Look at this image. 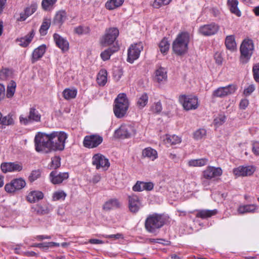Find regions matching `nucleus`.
Masks as SVG:
<instances>
[{"instance_id": "nucleus-14", "label": "nucleus", "mask_w": 259, "mask_h": 259, "mask_svg": "<svg viewBox=\"0 0 259 259\" xmlns=\"http://www.w3.org/2000/svg\"><path fill=\"white\" fill-rule=\"evenodd\" d=\"M143 49V46L142 42L132 45L128 49L127 61L133 63L139 57L140 53Z\"/></svg>"}, {"instance_id": "nucleus-56", "label": "nucleus", "mask_w": 259, "mask_h": 259, "mask_svg": "<svg viewBox=\"0 0 259 259\" xmlns=\"http://www.w3.org/2000/svg\"><path fill=\"white\" fill-rule=\"evenodd\" d=\"M252 73L254 79L259 82V63L254 64L252 67Z\"/></svg>"}, {"instance_id": "nucleus-41", "label": "nucleus", "mask_w": 259, "mask_h": 259, "mask_svg": "<svg viewBox=\"0 0 259 259\" xmlns=\"http://www.w3.org/2000/svg\"><path fill=\"white\" fill-rule=\"evenodd\" d=\"M148 101V95L145 93H143L138 99L137 105L139 108L142 109L147 105Z\"/></svg>"}, {"instance_id": "nucleus-35", "label": "nucleus", "mask_w": 259, "mask_h": 259, "mask_svg": "<svg viewBox=\"0 0 259 259\" xmlns=\"http://www.w3.org/2000/svg\"><path fill=\"white\" fill-rule=\"evenodd\" d=\"M142 155L144 157H148L152 160H154L157 158V151L151 147H148L144 149L143 150Z\"/></svg>"}, {"instance_id": "nucleus-49", "label": "nucleus", "mask_w": 259, "mask_h": 259, "mask_svg": "<svg viewBox=\"0 0 259 259\" xmlns=\"http://www.w3.org/2000/svg\"><path fill=\"white\" fill-rule=\"evenodd\" d=\"M226 120V116L223 114H220L213 120V124L215 126L219 127L222 125Z\"/></svg>"}, {"instance_id": "nucleus-46", "label": "nucleus", "mask_w": 259, "mask_h": 259, "mask_svg": "<svg viewBox=\"0 0 259 259\" xmlns=\"http://www.w3.org/2000/svg\"><path fill=\"white\" fill-rule=\"evenodd\" d=\"M16 87V83L14 80H11L10 84L7 87V97L8 98H12L15 92Z\"/></svg>"}, {"instance_id": "nucleus-19", "label": "nucleus", "mask_w": 259, "mask_h": 259, "mask_svg": "<svg viewBox=\"0 0 259 259\" xmlns=\"http://www.w3.org/2000/svg\"><path fill=\"white\" fill-rule=\"evenodd\" d=\"M1 168L4 173L12 171H20L22 170V164L18 162H3L1 164Z\"/></svg>"}, {"instance_id": "nucleus-26", "label": "nucleus", "mask_w": 259, "mask_h": 259, "mask_svg": "<svg viewBox=\"0 0 259 259\" xmlns=\"http://www.w3.org/2000/svg\"><path fill=\"white\" fill-rule=\"evenodd\" d=\"M46 51V46L42 45L34 50L32 54L31 62L34 63L41 58Z\"/></svg>"}, {"instance_id": "nucleus-45", "label": "nucleus", "mask_w": 259, "mask_h": 259, "mask_svg": "<svg viewBox=\"0 0 259 259\" xmlns=\"http://www.w3.org/2000/svg\"><path fill=\"white\" fill-rule=\"evenodd\" d=\"M61 158L60 156H55L52 158L51 162L49 165V169H56L61 165Z\"/></svg>"}, {"instance_id": "nucleus-23", "label": "nucleus", "mask_w": 259, "mask_h": 259, "mask_svg": "<svg viewBox=\"0 0 259 259\" xmlns=\"http://www.w3.org/2000/svg\"><path fill=\"white\" fill-rule=\"evenodd\" d=\"M53 38L57 46L64 52L69 49V43L65 38L57 33H54Z\"/></svg>"}, {"instance_id": "nucleus-15", "label": "nucleus", "mask_w": 259, "mask_h": 259, "mask_svg": "<svg viewBox=\"0 0 259 259\" xmlns=\"http://www.w3.org/2000/svg\"><path fill=\"white\" fill-rule=\"evenodd\" d=\"M92 164L96 166L97 169L102 168L104 170H107L110 166L109 160L100 153L96 154L93 156Z\"/></svg>"}, {"instance_id": "nucleus-52", "label": "nucleus", "mask_w": 259, "mask_h": 259, "mask_svg": "<svg viewBox=\"0 0 259 259\" xmlns=\"http://www.w3.org/2000/svg\"><path fill=\"white\" fill-rule=\"evenodd\" d=\"M206 131L203 128H201L197 130L194 133V138L196 140H200L206 136Z\"/></svg>"}, {"instance_id": "nucleus-32", "label": "nucleus", "mask_w": 259, "mask_h": 259, "mask_svg": "<svg viewBox=\"0 0 259 259\" xmlns=\"http://www.w3.org/2000/svg\"><path fill=\"white\" fill-rule=\"evenodd\" d=\"M119 50L118 46H114L104 50L101 53V57L103 61L109 60L110 56L114 53L117 52Z\"/></svg>"}, {"instance_id": "nucleus-7", "label": "nucleus", "mask_w": 259, "mask_h": 259, "mask_svg": "<svg viewBox=\"0 0 259 259\" xmlns=\"http://www.w3.org/2000/svg\"><path fill=\"white\" fill-rule=\"evenodd\" d=\"M136 129L134 125L130 124H122L115 131V136L118 138H130L135 135Z\"/></svg>"}, {"instance_id": "nucleus-6", "label": "nucleus", "mask_w": 259, "mask_h": 259, "mask_svg": "<svg viewBox=\"0 0 259 259\" xmlns=\"http://www.w3.org/2000/svg\"><path fill=\"white\" fill-rule=\"evenodd\" d=\"M254 51V45L251 39L245 38L242 42L240 48V61L243 64H246L250 59Z\"/></svg>"}, {"instance_id": "nucleus-34", "label": "nucleus", "mask_w": 259, "mask_h": 259, "mask_svg": "<svg viewBox=\"0 0 259 259\" xmlns=\"http://www.w3.org/2000/svg\"><path fill=\"white\" fill-rule=\"evenodd\" d=\"M217 213L216 209L213 210H207L202 209L198 210L197 213L196 214L197 218H201L202 219H207L215 215Z\"/></svg>"}, {"instance_id": "nucleus-2", "label": "nucleus", "mask_w": 259, "mask_h": 259, "mask_svg": "<svg viewBox=\"0 0 259 259\" xmlns=\"http://www.w3.org/2000/svg\"><path fill=\"white\" fill-rule=\"evenodd\" d=\"M129 101L125 93L119 94L114 100L113 112L118 118L123 117L129 107Z\"/></svg>"}, {"instance_id": "nucleus-53", "label": "nucleus", "mask_w": 259, "mask_h": 259, "mask_svg": "<svg viewBox=\"0 0 259 259\" xmlns=\"http://www.w3.org/2000/svg\"><path fill=\"white\" fill-rule=\"evenodd\" d=\"M41 172L39 170H32L29 176L28 179L30 182H33L40 177Z\"/></svg>"}, {"instance_id": "nucleus-27", "label": "nucleus", "mask_w": 259, "mask_h": 259, "mask_svg": "<svg viewBox=\"0 0 259 259\" xmlns=\"http://www.w3.org/2000/svg\"><path fill=\"white\" fill-rule=\"evenodd\" d=\"M44 198V194L41 191H32L27 196V200L30 203H35Z\"/></svg>"}, {"instance_id": "nucleus-50", "label": "nucleus", "mask_w": 259, "mask_h": 259, "mask_svg": "<svg viewBox=\"0 0 259 259\" xmlns=\"http://www.w3.org/2000/svg\"><path fill=\"white\" fill-rule=\"evenodd\" d=\"M66 197V194L63 191H58L54 193L53 199L54 201L59 200L60 199L64 200Z\"/></svg>"}, {"instance_id": "nucleus-24", "label": "nucleus", "mask_w": 259, "mask_h": 259, "mask_svg": "<svg viewBox=\"0 0 259 259\" xmlns=\"http://www.w3.org/2000/svg\"><path fill=\"white\" fill-rule=\"evenodd\" d=\"M258 209V206L255 204L240 205L237 208V212L240 214L247 213H254Z\"/></svg>"}, {"instance_id": "nucleus-39", "label": "nucleus", "mask_w": 259, "mask_h": 259, "mask_svg": "<svg viewBox=\"0 0 259 259\" xmlns=\"http://www.w3.org/2000/svg\"><path fill=\"white\" fill-rule=\"evenodd\" d=\"M208 159L200 158L197 159H191L189 161L188 165L189 166H202L205 165L208 162Z\"/></svg>"}, {"instance_id": "nucleus-36", "label": "nucleus", "mask_w": 259, "mask_h": 259, "mask_svg": "<svg viewBox=\"0 0 259 259\" xmlns=\"http://www.w3.org/2000/svg\"><path fill=\"white\" fill-rule=\"evenodd\" d=\"M124 0H109L105 4V7L109 10H114L120 7Z\"/></svg>"}, {"instance_id": "nucleus-59", "label": "nucleus", "mask_w": 259, "mask_h": 259, "mask_svg": "<svg viewBox=\"0 0 259 259\" xmlns=\"http://www.w3.org/2000/svg\"><path fill=\"white\" fill-rule=\"evenodd\" d=\"M252 151L254 155L259 156V142H254L252 143Z\"/></svg>"}, {"instance_id": "nucleus-64", "label": "nucleus", "mask_w": 259, "mask_h": 259, "mask_svg": "<svg viewBox=\"0 0 259 259\" xmlns=\"http://www.w3.org/2000/svg\"><path fill=\"white\" fill-rule=\"evenodd\" d=\"M76 33L80 35L84 33V29L82 26H79L76 27L74 29Z\"/></svg>"}, {"instance_id": "nucleus-28", "label": "nucleus", "mask_w": 259, "mask_h": 259, "mask_svg": "<svg viewBox=\"0 0 259 259\" xmlns=\"http://www.w3.org/2000/svg\"><path fill=\"white\" fill-rule=\"evenodd\" d=\"M67 18L66 13L64 11L58 12L53 21V24L60 26L65 22Z\"/></svg>"}, {"instance_id": "nucleus-20", "label": "nucleus", "mask_w": 259, "mask_h": 259, "mask_svg": "<svg viewBox=\"0 0 259 259\" xmlns=\"http://www.w3.org/2000/svg\"><path fill=\"white\" fill-rule=\"evenodd\" d=\"M255 171V168L251 165L239 166L233 169V174L237 176H249Z\"/></svg>"}, {"instance_id": "nucleus-60", "label": "nucleus", "mask_w": 259, "mask_h": 259, "mask_svg": "<svg viewBox=\"0 0 259 259\" xmlns=\"http://www.w3.org/2000/svg\"><path fill=\"white\" fill-rule=\"evenodd\" d=\"M249 101L247 99H242L239 103V108L242 110L245 109L248 106Z\"/></svg>"}, {"instance_id": "nucleus-42", "label": "nucleus", "mask_w": 259, "mask_h": 259, "mask_svg": "<svg viewBox=\"0 0 259 259\" xmlns=\"http://www.w3.org/2000/svg\"><path fill=\"white\" fill-rule=\"evenodd\" d=\"M13 71L12 69L4 68L0 70V79L2 80H6L9 78L12 77Z\"/></svg>"}, {"instance_id": "nucleus-8", "label": "nucleus", "mask_w": 259, "mask_h": 259, "mask_svg": "<svg viewBox=\"0 0 259 259\" xmlns=\"http://www.w3.org/2000/svg\"><path fill=\"white\" fill-rule=\"evenodd\" d=\"M179 101L187 111L196 109L198 106V98L195 96L182 95L179 96Z\"/></svg>"}, {"instance_id": "nucleus-22", "label": "nucleus", "mask_w": 259, "mask_h": 259, "mask_svg": "<svg viewBox=\"0 0 259 259\" xmlns=\"http://www.w3.org/2000/svg\"><path fill=\"white\" fill-rule=\"evenodd\" d=\"M154 184L152 182H144L137 181L133 187V190L135 192H141L143 190L151 191L153 189Z\"/></svg>"}, {"instance_id": "nucleus-17", "label": "nucleus", "mask_w": 259, "mask_h": 259, "mask_svg": "<svg viewBox=\"0 0 259 259\" xmlns=\"http://www.w3.org/2000/svg\"><path fill=\"white\" fill-rule=\"evenodd\" d=\"M128 201L129 210L134 214L137 213L142 206L139 197L135 194L128 196Z\"/></svg>"}, {"instance_id": "nucleus-13", "label": "nucleus", "mask_w": 259, "mask_h": 259, "mask_svg": "<svg viewBox=\"0 0 259 259\" xmlns=\"http://www.w3.org/2000/svg\"><path fill=\"white\" fill-rule=\"evenodd\" d=\"M220 29V26L214 22L203 25L199 27L198 32L204 36H209L215 35Z\"/></svg>"}, {"instance_id": "nucleus-25", "label": "nucleus", "mask_w": 259, "mask_h": 259, "mask_svg": "<svg viewBox=\"0 0 259 259\" xmlns=\"http://www.w3.org/2000/svg\"><path fill=\"white\" fill-rule=\"evenodd\" d=\"M167 77V71L165 68L159 67L155 70L154 79L156 82L160 83L166 81Z\"/></svg>"}, {"instance_id": "nucleus-5", "label": "nucleus", "mask_w": 259, "mask_h": 259, "mask_svg": "<svg viewBox=\"0 0 259 259\" xmlns=\"http://www.w3.org/2000/svg\"><path fill=\"white\" fill-rule=\"evenodd\" d=\"M52 151H62L65 148L67 134L63 131H54L50 133Z\"/></svg>"}, {"instance_id": "nucleus-3", "label": "nucleus", "mask_w": 259, "mask_h": 259, "mask_svg": "<svg viewBox=\"0 0 259 259\" xmlns=\"http://www.w3.org/2000/svg\"><path fill=\"white\" fill-rule=\"evenodd\" d=\"M189 40L190 35L188 32L179 33L172 43V49L174 53L179 56L185 54L187 52Z\"/></svg>"}, {"instance_id": "nucleus-4", "label": "nucleus", "mask_w": 259, "mask_h": 259, "mask_svg": "<svg viewBox=\"0 0 259 259\" xmlns=\"http://www.w3.org/2000/svg\"><path fill=\"white\" fill-rule=\"evenodd\" d=\"M34 142L37 152L47 154L52 151L50 134L38 133L35 136Z\"/></svg>"}, {"instance_id": "nucleus-54", "label": "nucleus", "mask_w": 259, "mask_h": 259, "mask_svg": "<svg viewBox=\"0 0 259 259\" xmlns=\"http://www.w3.org/2000/svg\"><path fill=\"white\" fill-rule=\"evenodd\" d=\"M166 141L168 143L171 145H175L180 143L181 142V138L177 136L172 135L166 138Z\"/></svg>"}, {"instance_id": "nucleus-1", "label": "nucleus", "mask_w": 259, "mask_h": 259, "mask_svg": "<svg viewBox=\"0 0 259 259\" xmlns=\"http://www.w3.org/2000/svg\"><path fill=\"white\" fill-rule=\"evenodd\" d=\"M165 224V219L162 214L157 213L149 214L146 218L144 226L146 230L155 234L157 230L162 227Z\"/></svg>"}, {"instance_id": "nucleus-40", "label": "nucleus", "mask_w": 259, "mask_h": 259, "mask_svg": "<svg viewBox=\"0 0 259 259\" xmlns=\"http://www.w3.org/2000/svg\"><path fill=\"white\" fill-rule=\"evenodd\" d=\"M225 45L228 50L231 51L235 50L236 47V44L234 35H229L226 37L225 39Z\"/></svg>"}, {"instance_id": "nucleus-11", "label": "nucleus", "mask_w": 259, "mask_h": 259, "mask_svg": "<svg viewBox=\"0 0 259 259\" xmlns=\"http://www.w3.org/2000/svg\"><path fill=\"white\" fill-rule=\"evenodd\" d=\"M40 119V114L34 107L29 109V114L27 117H24L21 115L19 117L20 123L25 125L33 122H39Z\"/></svg>"}, {"instance_id": "nucleus-30", "label": "nucleus", "mask_w": 259, "mask_h": 259, "mask_svg": "<svg viewBox=\"0 0 259 259\" xmlns=\"http://www.w3.org/2000/svg\"><path fill=\"white\" fill-rule=\"evenodd\" d=\"M238 0L227 1V5L230 12L237 16L240 17L241 15V13L238 7Z\"/></svg>"}, {"instance_id": "nucleus-43", "label": "nucleus", "mask_w": 259, "mask_h": 259, "mask_svg": "<svg viewBox=\"0 0 259 259\" xmlns=\"http://www.w3.org/2000/svg\"><path fill=\"white\" fill-rule=\"evenodd\" d=\"M159 47L162 54H167L169 48V44L167 39L165 38L162 39L159 44Z\"/></svg>"}, {"instance_id": "nucleus-10", "label": "nucleus", "mask_w": 259, "mask_h": 259, "mask_svg": "<svg viewBox=\"0 0 259 259\" xmlns=\"http://www.w3.org/2000/svg\"><path fill=\"white\" fill-rule=\"evenodd\" d=\"M25 180L22 178L14 179L6 184L5 191L8 193H14L15 192L22 189L26 186Z\"/></svg>"}, {"instance_id": "nucleus-29", "label": "nucleus", "mask_w": 259, "mask_h": 259, "mask_svg": "<svg viewBox=\"0 0 259 259\" xmlns=\"http://www.w3.org/2000/svg\"><path fill=\"white\" fill-rule=\"evenodd\" d=\"M34 36V32L32 30L27 35L19 39H17L16 41L19 42V45L22 47H26L32 41Z\"/></svg>"}, {"instance_id": "nucleus-37", "label": "nucleus", "mask_w": 259, "mask_h": 259, "mask_svg": "<svg viewBox=\"0 0 259 259\" xmlns=\"http://www.w3.org/2000/svg\"><path fill=\"white\" fill-rule=\"evenodd\" d=\"M107 71L105 69H102L99 72L97 77V81L98 84L100 86H104L107 82Z\"/></svg>"}, {"instance_id": "nucleus-31", "label": "nucleus", "mask_w": 259, "mask_h": 259, "mask_svg": "<svg viewBox=\"0 0 259 259\" xmlns=\"http://www.w3.org/2000/svg\"><path fill=\"white\" fill-rule=\"evenodd\" d=\"M120 203L117 199H111L106 201L103 205V208L104 210L108 211L112 209L119 208Z\"/></svg>"}, {"instance_id": "nucleus-57", "label": "nucleus", "mask_w": 259, "mask_h": 259, "mask_svg": "<svg viewBox=\"0 0 259 259\" xmlns=\"http://www.w3.org/2000/svg\"><path fill=\"white\" fill-rule=\"evenodd\" d=\"M162 105L160 101L155 103L151 106V111L155 113H159L162 110Z\"/></svg>"}, {"instance_id": "nucleus-47", "label": "nucleus", "mask_w": 259, "mask_h": 259, "mask_svg": "<svg viewBox=\"0 0 259 259\" xmlns=\"http://www.w3.org/2000/svg\"><path fill=\"white\" fill-rule=\"evenodd\" d=\"M14 120L11 115L10 114L5 116H3L0 124L5 126H8L14 124Z\"/></svg>"}, {"instance_id": "nucleus-61", "label": "nucleus", "mask_w": 259, "mask_h": 259, "mask_svg": "<svg viewBox=\"0 0 259 259\" xmlns=\"http://www.w3.org/2000/svg\"><path fill=\"white\" fill-rule=\"evenodd\" d=\"M210 13L214 17L220 18L221 12L220 10L216 8H212L209 10Z\"/></svg>"}, {"instance_id": "nucleus-21", "label": "nucleus", "mask_w": 259, "mask_h": 259, "mask_svg": "<svg viewBox=\"0 0 259 259\" xmlns=\"http://www.w3.org/2000/svg\"><path fill=\"white\" fill-rule=\"evenodd\" d=\"M68 177L69 174L66 172L58 173L56 170H53L50 174V181L54 184H61Z\"/></svg>"}, {"instance_id": "nucleus-18", "label": "nucleus", "mask_w": 259, "mask_h": 259, "mask_svg": "<svg viewBox=\"0 0 259 259\" xmlns=\"http://www.w3.org/2000/svg\"><path fill=\"white\" fill-rule=\"evenodd\" d=\"M223 171L221 167L208 166L202 172L203 178L207 180H211L217 177L221 176Z\"/></svg>"}, {"instance_id": "nucleus-62", "label": "nucleus", "mask_w": 259, "mask_h": 259, "mask_svg": "<svg viewBox=\"0 0 259 259\" xmlns=\"http://www.w3.org/2000/svg\"><path fill=\"white\" fill-rule=\"evenodd\" d=\"M5 86L0 83V101L3 100L5 96Z\"/></svg>"}, {"instance_id": "nucleus-38", "label": "nucleus", "mask_w": 259, "mask_h": 259, "mask_svg": "<svg viewBox=\"0 0 259 259\" xmlns=\"http://www.w3.org/2000/svg\"><path fill=\"white\" fill-rule=\"evenodd\" d=\"M51 19L45 18L43 20L42 24L40 26L39 31L41 35L44 36L47 34V30L51 25Z\"/></svg>"}, {"instance_id": "nucleus-48", "label": "nucleus", "mask_w": 259, "mask_h": 259, "mask_svg": "<svg viewBox=\"0 0 259 259\" xmlns=\"http://www.w3.org/2000/svg\"><path fill=\"white\" fill-rule=\"evenodd\" d=\"M172 0H154L152 4L154 8L159 9L162 6L168 5Z\"/></svg>"}, {"instance_id": "nucleus-44", "label": "nucleus", "mask_w": 259, "mask_h": 259, "mask_svg": "<svg viewBox=\"0 0 259 259\" xmlns=\"http://www.w3.org/2000/svg\"><path fill=\"white\" fill-rule=\"evenodd\" d=\"M77 94L76 90H71L70 89H66L63 92V96L66 100H70L75 98Z\"/></svg>"}, {"instance_id": "nucleus-9", "label": "nucleus", "mask_w": 259, "mask_h": 259, "mask_svg": "<svg viewBox=\"0 0 259 259\" xmlns=\"http://www.w3.org/2000/svg\"><path fill=\"white\" fill-rule=\"evenodd\" d=\"M119 35V30L116 27H110L106 29L105 34L101 39V44L103 46L112 45Z\"/></svg>"}, {"instance_id": "nucleus-55", "label": "nucleus", "mask_w": 259, "mask_h": 259, "mask_svg": "<svg viewBox=\"0 0 259 259\" xmlns=\"http://www.w3.org/2000/svg\"><path fill=\"white\" fill-rule=\"evenodd\" d=\"M37 9V5L35 3L32 4L29 7L24 10V12L28 17L33 14Z\"/></svg>"}, {"instance_id": "nucleus-12", "label": "nucleus", "mask_w": 259, "mask_h": 259, "mask_svg": "<svg viewBox=\"0 0 259 259\" xmlns=\"http://www.w3.org/2000/svg\"><path fill=\"white\" fill-rule=\"evenodd\" d=\"M103 141V137L98 134L88 135L84 138L83 145L88 148H94L100 145Z\"/></svg>"}, {"instance_id": "nucleus-51", "label": "nucleus", "mask_w": 259, "mask_h": 259, "mask_svg": "<svg viewBox=\"0 0 259 259\" xmlns=\"http://www.w3.org/2000/svg\"><path fill=\"white\" fill-rule=\"evenodd\" d=\"M57 0H42L41 3L42 8L44 10L47 11L50 7L53 6Z\"/></svg>"}, {"instance_id": "nucleus-58", "label": "nucleus", "mask_w": 259, "mask_h": 259, "mask_svg": "<svg viewBox=\"0 0 259 259\" xmlns=\"http://www.w3.org/2000/svg\"><path fill=\"white\" fill-rule=\"evenodd\" d=\"M255 87L254 85L250 84L247 88L244 90L243 94L245 96H248L254 91Z\"/></svg>"}, {"instance_id": "nucleus-33", "label": "nucleus", "mask_w": 259, "mask_h": 259, "mask_svg": "<svg viewBox=\"0 0 259 259\" xmlns=\"http://www.w3.org/2000/svg\"><path fill=\"white\" fill-rule=\"evenodd\" d=\"M33 212L38 215H44L49 213L52 209L51 206H42L39 204L32 207Z\"/></svg>"}, {"instance_id": "nucleus-16", "label": "nucleus", "mask_w": 259, "mask_h": 259, "mask_svg": "<svg viewBox=\"0 0 259 259\" xmlns=\"http://www.w3.org/2000/svg\"><path fill=\"white\" fill-rule=\"evenodd\" d=\"M237 90L235 84H229L226 87H220L213 93V96L217 97L223 98L234 94Z\"/></svg>"}, {"instance_id": "nucleus-63", "label": "nucleus", "mask_w": 259, "mask_h": 259, "mask_svg": "<svg viewBox=\"0 0 259 259\" xmlns=\"http://www.w3.org/2000/svg\"><path fill=\"white\" fill-rule=\"evenodd\" d=\"M100 180H101L100 175L97 174L93 176L92 180V182L94 184H96V183H98L100 181Z\"/></svg>"}]
</instances>
